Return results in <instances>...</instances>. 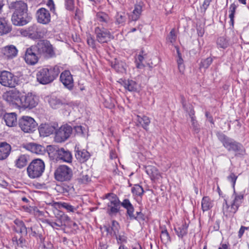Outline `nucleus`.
I'll return each mask as SVG.
<instances>
[{
    "label": "nucleus",
    "mask_w": 249,
    "mask_h": 249,
    "mask_svg": "<svg viewBox=\"0 0 249 249\" xmlns=\"http://www.w3.org/2000/svg\"><path fill=\"white\" fill-rule=\"evenodd\" d=\"M9 8L14 11L11 18L14 25L24 26L31 21L32 18L28 13L27 5L23 1H12L9 4Z\"/></svg>",
    "instance_id": "f257e3e1"
},
{
    "label": "nucleus",
    "mask_w": 249,
    "mask_h": 249,
    "mask_svg": "<svg viewBox=\"0 0 249 249\" xmlns=\"http://www.w3.org/2000/svg\"><path fill=\"white\" fill-rule=\"evenodd\" d=\"M216 136L223 146L229 151L234 152L235 157H242L246 153L243 145L224 134L218 132Z\"/></svg>",
    "instance_id": "f03ea898"
},
{
    "label": "nucleus",
    "mask_w": 249,
    "mask_h": 249,
    "mask_svg": "<svg viewBox=\"0 0 249 249\" xmlns=\"http://www.w3.org/2000/svg\"><path fill=\"white\" fill-rule=\"evenodd\" d=\"M60 72V67L58 65L48 66L39 70L36 74L37 81L42 85L53 82Z\"/></svg>",
    "instance_id": "7ed1b4c3"
},
{
    "label": "nucleus",
    "mask_w": 249,
    "mask_h": 249,
    "mask_svg": "<svg viewBox=\"0 0 249 249\" xmlns=\"http://www.w3.org/2000/svg\"><path fill=\"white\" fill-rule=\"evenodd\" d=\"M47 151L49 158L53 160H62L68 163H71L72 161L71 152L64 147L50 145L47 146Z\"/></svg>",
    "instance_id": "20e7f679"
},
{
    "label": "nucleus",
    "mask_w": 249,
    "mask_h": 249,
    "mask_svg": "<svg viewBox=\"0 0 249 249\" xmlns=\"http://www.w3.org/2000/svg\"><path fill=\"white\" fill-rule=\"evenodd\" d=\"M233 195L235 196L234 198L231 206L228 204L226 199L224 200L222 210L224 215L226 217L232 216L237 211L244 198L243 195L236 194L234 190Z\"/></svg>",
    "instance_id": "39448f33"
},
{
    "label": "nucleus",
    "mask_w": 249,
    "mask_h": 249,
    "mask_svg": "<svg viewBox=\"0 0 249 249\" xmlns=\"http://www.w3.org/2000/svg\"><path fill=\"white\" fill-rule=\"evenodd\" d=\"M103 198L109 201L107 203V213L110 216H116L120 212L122 202H120L116 195L112 193L106 194Z\"/></svg>",
    "instance_id": "423d86ee"
},
{
    "label": "nucleus",
    "mask_w": 249,
    "mask_h": 249,
    "mask_svg": "<svg viewBox=\"0 0 249 249\" xmlns=\"http://www.w3.org/2000/svg\"><path fill=\"white\" fill-rule=\"evenodd\" d=\"M45 167V163L42 160H33L27 168L29 177L32 179L40 177L44 172Z\"/></svg>",
    "instance_id": "0eeeda50"
},
{
    "label": "nucleus",
    "mask_w": 249,
    "mask_h": 249,
    "mask_svg": "<svg viewBox=\"0 0 249 249\" xmlns=\"http://www.w3.org/2000/svg\"><path fill=\"white\" fill-rule=\"evenodd\" d=\"M34 45L40 57L43 56L49 58L54 57L55 55L52 45L47 40H40Z\"/></svg>",
    "instance_id": "6e6552de"
},
{
    "label": "nucleus",
    "mask_w": 249,
    "mask_h": 249,
    "mask_svg": "<svg viewBox=\"0 0 249 249\" xmlns=\"http://www.w3.org/2000/svg\"><path fill=\"white\" fill-rule=\"evenodd\" d=\"M54 131V140L55 142L61 143L67 140L72 133V127L67 124L62 125Z\"/></svg>",
    "instance_id": "1a4fd4ad"
},
{
    "label": "nucleus",
    "mask_w": 249,
    "mask_h": 249,
    "mask_svg": "<svg viewBox=\"0 0 249 249\" xmlns=\"http://www.w3.org/2000/svg\"><path fill=\"white\" fill-rule=\"evenodd\" d=\"M72 175L71 169L66 165H59L54 172L55 178L61 182L70 180Z\"/></svg>",
    "instance_id": "9d476101"
},
{
    "label": "nucleus",
    "mask_w": 249,
    "mask_h": 249,
    "mask_svg": "<svg viewBox=\"0 0 249 249\" xmlns=\"http://www.w3.org/2000/svg\"><path fill=\"white\" fill-rule=\"evenodd\" d=\"M38 101V98L36 95L32 93H28L20 97V106L24 109H31L37 105Z\"/></svg>",
    "instance_id": "9b49d317"
},
{
    "label": "nucleus",
    "mask_w": 249,
    "mask_h": 249,
    "mask_svg": "<svg viewBox=\"0 0 249 249\" xmlns=\"http://www.w3.org/2000/svg\"><path fill=\"white\" fill-rule=\"evenodd\" d=\"M18 125L24 132L31 133L36 130L37 124L32 117L23 116L19 119Z\"/></svg>",
    "instance_id": "f8f14e48"
},
{
    "label": "nucleus",
    "mask_w": 249,
    "mask_h": 249,
    "mask_svg": "<svg viewBox=\"0 0 249 249\" xmlns=\"http://www.w3.org/2000/svg\"><path fill=\"white\" fill-rule=\"evenodd\" d=\"M17 77L11 72L3 71L0 72V83L3 86L14 88L18 85Z\"/></svg>",
    "instance_id": "ddd939ff"
},
{
    "label": "nucleus",
    "mask_w": 249,
    "mask_h": 249,
    "mask_svg": "<svg viewBox=\"0 0 249 249\" xmlns=\"http://www.w3.org/2000/svg\"><path fill=\"white\" fill-rule=\"evenodd\" d=\"M122 206L126 210V213L130 220H145V216L141 212H137V216L134 215V208L128 199L126 198L123 200Z\"/></svg>",
    "instance_id": "4468645a"
},
{
    "label": "nucleus",
    "mask_w": 249,
    "mask_h": 249,
    "mask_svg": "<svg viewBox=\"0 0 249 249\" xmlns=\"http://www.w3.org/2000/svg\"><path fill=\"white\" fill-rule=\"evenodd\" d=\"M21 35L25 37H28L32 39H38L42 37V33L40 28L36 24L30 26L26 29L20 30Z\"/></svg>",
    "instance_id": "2eb2a0df"
},
{
    "label": "nucleus",
    "mask_w": 249,
    "mask_h": 249,
    "mask_svg": "<svg viewBox=\"0 0 249 249\" xmlns=\"http://www.w3.org/2000/svg\"><path fill=\"white\" fill-rule=\"evenodd\" d=\"M39 54L36 49L34 45L27 48L25 51L24 60L29 65H34L38 61Z\"/></svg>",
    "instance_id": "dca6fc26"
},
{
    "label": "nucleus",
    "mask_w": 249,
    "mask_h": 249,
    "mask_svg": "<svg viewBox=\"0 0 249 249\" xmlns=\"http://www.w3.org/2000/svg\"><path fill=\"white\" fill-rule=\"evenodd\" d=\"M96 19L98 24L102 26V28L112 29L113 22L108 14L105 12H98L96 15Z\"/></svg>",
    "instance_id": "f3484780"
},
{
    "label": "nucleus",
    "mask_w": 249,
    "mask_h": 249,
    "mask_svg": "<svg viewBox=\"0 0 249 249\" xmlns=\"http://www.w3.org/2000/svg\"><path fill=\"white\" fill-rule=\"evenodd\" d=\"M109 29L97 27L95 29L96 39L100 43H107L113 39V36L108 31Z\"/></svg>",
    "instance_id": "a211bd4d"
},
{
    "label": "nucleus",
    "mask_w": 249,
    "mask_h": 249,
    "mask_svg": "<svg viewBox=\"0 0 249 249\" xmlns=\"http://www.w3.org/2000/svg\"><path fill=\"white\" fill-rule=\"evenodd\" d=\"M60 80L65 88L69 90H71L74 86L72 75L69 70H65L60 76Z\"/></svg>",
    "instance_id": "6ab92c4d"
},
{
    "label": "nucleus",
    "mask_w": 249,
    "mask_h": 249,
    "mask_svg": "<svg viewBox=\"0 0 249 249\" xmlns=\"http://www.w3.org/2000/svg\"><path fill=\"white\" fill-rule=\"evenodd\" d=\"M36 18L37 22L42 24H47L51 21L50 13L44 8H41L37 10Z\"/></svg>",
    "instance_id": "aec40b11"
},
{
    "label": "nucleus",
    "mask_w": 249,
    "mask_h": 249,
    "mask_svg": "<svg viewBox=\"0 0 249 249\" xmlns=\"http://www.w3.org/2000/svg\"><path fill=\"white\" fill-rule=\"evenodd\" d=\"M57 125L55 124H41L38 127L40 136L44 137L49 136L54 132Z\"/></svg>",
    "instance_id": "412c9836"
},
{
    "label": "nucleus",
    "mask_w": 249,
    "mask_h": 249,
    "mask_svg": "<svg viewBox=\"0 0 249 249\" xmlns=\"http://www.w3.org/2000/svg\"><path fill=\"white\" fill-rule=\"evenodd\" d=\"M20 97L18 92L16 90H11L6 92L3 95L4 99L9 104H18Z\"/></svg>",
    "instance_id": "4be33fe9"
},
{
    "label": "nucleus",
    "mask_w": 249,
    "mask_h": 249,
    "mask_svg": "<svg viewBox=\"0 0 249 249\" xmlns=\"http://www.w3.org/2000/svg\"><path fill=\"white\" fill-rule=\"evenodd\" d=\"M12 29V25L8 19L5 17L0 16V36L8 34Z\"/></svg>",
    "instance_id": "5701e85b"
},
{
    "label": "nucleus",
    "mask_w": 249,
    "mask_h": 249,
    "mask_svg": "<svg viewBox=\"0 0 249 249\" xmlns=\"http://www.w3.org/2000/svg\"><path fill=\"white\" fill-rule=\"evenodd\" d=\"M104 228L107 234L113 237L114 235H116V234L119 233L120 226L116 220H112L111 225H104Z\"/></svg>",
    "instance_id": "b1692460"
},
{
    "label": "nucleus",
    "mask_w": 249,
    "mask_h": 249,
    "mask_svg": "<svg viewBox=\"0 0 249 249\" xmlns=\"http://www.w3.org/2000/svg\"><path fill=\"white\" fill-rule=\"evenodd\" d=\"M143 4L142 2H139L135 5L133 11L129 16V19L130 21H136L140 18L143 11Z\"/></svg>",
    "instance_id": "393cba45"
},
{
    "label": "nucleus",
    "mask_w": 249,
    "mask_h": 249,
    "mask_svg": "<svg viewBox=\"0 0 249 249\" xmlns=\"http://www.w3.org/2000/svg\"><path fill=\"white\" fill-rule=\"evenodd\" d=\"M49 207H51L52 209H55V210L58 212V209L64 208L68 212H74L76 210L75 208L69 203L66 202H53L49 204Z\"/></svg>",
    "instance_id": "a878e982"
},
{
    "label": "nucleus",
    "mask_w": 249,
    "mask_h": 249,
    "mask_svg": "<svg viewBox=\"0 0 249 249\" xmlns=\"http://www.w3.org/2000/svg\"><path fill=\"white\" fill-rule=\"evenodd\" d=\"M14 223L15 226L13 227V230L16 232L20 233L21 235L24 234L27 235L28 233L27 228L23 221L18 219H16Z\"/></svg>",
    "instance_id": "bb28decb"
},
{
    "label": "nucleus",
    "mask_w": 249,
    "mask_h": 249,
    "mask_svg": "<svg viewBox=\"0 0 249 249\" xmlns=\"http://www.w3.org/2000/svg\"><path fill=\"white\" fill-rule=\"evenodd\" d=\"M56 189L57 192L62 194L65 196H68L72 194L74 191L72 184H68L66 183H63L60 185H57Z\"/></svg>",
    "instance_id": "cd10ccee"
},
{
    "label": "nucleus",
    "mask_w": 249,
    "mask_h": 249,
    "mask_svg": "<svg viewBox=\"0 0 249 249\" xmlns=\"http://www.w3.org/2000/svg\"><path fill=\"white\" fill-rule=\"evenodd\" d=\"M75 157L80 163L86 162L90 158L89 153L85 149L75 150Z\"/></svg>",
    "instance_id": "c85d7f7f"
},
{
    "label": "nucleus",
    "mask_w": 249,
    "mask_h": 249,
    "mask_svg": "<svg viewBox=\"0 0 249 249\" xmlns=\"http://www.w3.org/2000/svg\"><path fill=\"white\" fill-rule=\"evenodd\" d=\"M48 102L51 107L55 109L60 107L66 103L64 99L58 98L55 96H51L48 100Z\"/></svg>",
    "instance_id": "c756f323"
},
{
    "label": "nucleus",
    "mask_w": 249,
    "mask_h": 249,
    "mask_svg": "<svg viewBox=\"0 0 249 249\" xmlns=\"http://www.w3.org/2000/svg\"><path fill=\"white\" fill-rule=\"evenodd\" d=\"M18 50L17 48L11 45L5 47L2 49V53L3 54L8 58H13L16 57L18 54Z\"/></svg>",
    "instance_id": "7c9ffc66"
},
{
    "label": "nucleus",
    "mask_w": 249,
    "mask_h": 249,
    "mask_svg": "<svg viewBox=\"0 0 249 249\" xmlns=\"http://www.w3.org/2000/svg\"><path fill=\"white\" fill-rule=\"evenodd\" d=\"M11 147L9 144L6 142H2L0 143V160L6 159L9 156Z\"/></svg>",
    "instance_id": "2f4dec72"
},
{
    "label": "nucleus",
    "mask_w": 249,
    "mask_h": 249,
    "mask_svg": "<svg viewBox=\"0 0 249 249\" xmlns=\"http://www.w3.org/2000/svg\"><path fill=\"white\" fill-rule=\"evenodd\" d=\"M122 85L125 89L130 92H136L138 90V84L132 80L127 79L123 81Z\"/></svg>",
    "instance_id": "473e14b6"
},
{
    "label": "nucleus",
    "mask_w": 249,
    "mask_h": 249,
    "mask_svg": "<svg viewBox=\"0 0 249 249\" xmlns=\"http://www.w3.org/2000/svg\"><path fill=\"white\" fill-rule=\"evenodd\" d=\"M145 172L148 175L151 179H158L160 174L158 170L154 166L148 165L145 166Z\"/></svg>",
    "instance_id": "72a5a7b5"
},
{
    "label": "nucleus",
    "mask_w": 249,
    "mask_h": 249,
    "mask_svg": "<svg viewBox=\"0 0 249 249\" xmlns=\"http://www.w3.org/2000/svg\"><path fill=\"white\" fill-rule=\"evenodd\" d=\"M3 118L8 126H13L17 124V115L15 113H6Z\"/></svg>",
    "instance_id": "f704fd0d"
},
{
    "label": "nucleus",
    "mask_w": 249,
    "mask_h": 249,
    "mask_svg": "<svg viewBox=\"0 0 249 249\" xmlns=\"http://www.w3.org/2000/svg\"><path fill=\"white\" fill-rule=\"evenodd\" d=\"M29 160V157L27 155H21L16 160V166L19 169H21L25 167Z\"/></svg>",
    "instance_id": "c9c22d12"
},
{
    "label": "nucleus",
    "mask_w": 249,
    "mask_h": 249,
    "mask_svg": "<svg viewBox=\"0 0 249 249\" xmlns=\"http://www.w3.org/2000/svg\"><path fill=\"white\" fill-rule=\"evenodd\" d=\"M115 23L119 26H124L126 20V17L124 12H117L114 17Z\"/></svg>",
    "instance_id": "e433bc0d"
},
{
    "label": "nucleus",
    "mask_w": 249,
    "mask_h": 249,
    "mask_svg": "<svg viewBox=\"0 0 249 249\" xmlns=\"http://www.w3.org/2000/svg\"><path fill=\"white\" fill-rule=\"evenodd\" d=\"M213 206V201L208 196H204L201 201V208L203 212L207 211Z\"/></svg>",
    "instance_id": "4c0bfd02"
},
{
    "label": "nucleus",
    "mask_w": 249,
    "mask_h": 249,
    "mask_svg": "<svg viewBox=\"0 0 249 249\" xmlns=\"http://www.w3.org/2000/svg\"><path fill=\"white\" fill-rule=\"evenodd\" d=\"M29 146L31 151L36 154H42L45 151V147L40 144L31 143Z\"/></svg>",
    "instance_id": "58836bf2"
},
{
    "label": "nucleus",
    "mask_w": 249,
    "mask_h": 249,
    "mask_svg": "<svg viewBox=\"0 0 249 249\" xmlns=\"http://www.w3.org/2000/svg\"><path fill=\"white\" fill-rule=\"evenodd\" d=\"M137 118L138 123L140 124L144 129L147 130L148 129V126L150 123V120L149 117L146 116H143L142 117L138 116Z\"/></svg>",
    "instance_id": "ea45409f"
},
{
    "label": "nucleus",
    "mask_w": 249,
    "mask_h": 249,
    "mask_svg": "<svg viewBox=\"0 0 249 249\" xmlns=\"http://www.w3.org/2000/svg\"><path fill=\"white\" fill-rule=\"evenodd\" d=\"M58 216H56L55 221H57L62 227L65 226L66 222L69 221L70 218L69 217L63 213L62 212H59Z\"/></svg>",
    "instance_id": "a19ab883"
},
{
    "label": "nucleus",
    "mask_w": 249,
    "mask_h": 249,
    "mask_svg": "<svg viewBox=\"0 0 249 249\" xmlns=\"http://www.w3.org/2000/svg\"><path fill=\"white\" fill-rule=\"evenodd\" d=\"M177 51L178 56V58L177 59L178 69L179 72L181 74H183L185 70V66L183 64V60L181 57V53L179 52V49L178 48L177 49Z\"/></svg>",
    "instance_id": "79ce46f5"
},
{
    "label": "nucleus",
    "mask_w": 249,
    "mask_h": 249,
    "mask_svg": "<svg viewBox=\"0 0 249 249\" xmlns=\"http://www.w3.org/2000/svg\"><path fill=\"white\" fill-rule=\"evenodd\" d=\"M131 192L133 196H137L141 197L144 193L143 188L139 184L134 185L131 189Z\"/></svg>",
    "instance_id": "37998d69"
},
{
    "label": "nucleus",
    "mask_w": 249,
    "mask_h": 249,
    "mask_svg": "<svg viewBox=\"0 0 249 249\" xmlns=\"http://www.w3.org/2000/svg\"><path fill=\"white\" fill-rule=\"evenodd\" d=\"M188 226L186 224H183L181 226L175 229L176 232L179 237H183L187 233Z\"/></svg>",
    "instance_id": "c03bdc74"
},
{
    "label": "nucleus",
    "mask_w": 249,
    "mask_h": 249,
    "mask_svg": "<svg viewBox=\"0 0 249 249\" xmlns=\"http://www.w3.org/2000/svg\"><path fill=\"white\" fill-rule=\"evenodd\" d=\"M217 45L218 47L225 49L229 46V41L224 36H221L217 38Z\"/></svg>",
    "instance_id": "a18cd8bd"
},
{
    "label": "nucleus",
    "mask_w": 249,
    "mask_h": 249,
    "mask_svg": "<svg viewBox=\"0 0 249 249\" xmlns=\"http://www.w3.org/2000/svg\"><path fill=\"white\" fill-rule=\"evenodd\" d=\"M213 61V58L211 57L202 59L199 64V68L207 69L211 65Z\"/></svg>",
    "instance_id": "49530a36"
},
{
    "label": "nucleus",
    "mask_w": 249,
    "mask_h": 249,
    "mask_svg": "<svg viewBox=\"0 0 249 249\" xmlns=\"http://www.w3.org/2000/svg\"><path fill=\"white\" fill-rule=\"evenodd\" d=\"M160 239L164 243H167L170 241V237L167 230L164 229L161 231Z\"/></svg>",
    "instance_id": "de8ad7c7"
},
{
    "label": "nucleus",
    "mask_w": 249,
    "mask_h": 249,
    "mask_svg": "<svg viewBox=\"0 0 249 249\" xmlns=\"http://www.w3.org/2000/svg\"><path fill=\"white\" fill-rule=\"evenodd\" d=\"M176 39L177 35L176 34L175 29L173 28L171 30L169 35L167 36L166 40L168 42L173 44L176 42Z\"/></svg>",
    "instance_id": "09e8293b"
},
{
    "label": "nucleus",
    "mask_w": 249,
    "mask_h": 249,
    "mask_svg": "<svg viewBox=\"0 0 249 249\" xmlns=\"http://www.w3.org/2000/svg\"><path fill=\"white\" fill-rule=\"evenodd\" d=\"M111 67L117 72H123L124 70L123 63L122 62L119 63L116 59L114 62L111 63Z\"/></svg>",
    "instance_id": "8fccbe9b"
},
{
    "label": "nucleus",
    "mask_w": 249,
    "mask_h": 249,
    "mask_svg": "<svg viewBox=\"0 0 249 249\" xmlns=\"http://www.w3.org/2000/svg\"><path fill=\"white\" fill-rule=\"evenodd\" d=\"M237 5H235L234 3L231 4L229 8V18H230V21L232 24V25H233L234 23V14L235 12V10L237 8Z\"/></svg>",
    "instance_id": "3c124183"
},
{
    "label": "nucleus",
    "mask_w": 249,
    "mask_h": 249,
    "mask_svg": "<svg viewBox=\"0 0 249 249\" xmlns=\"http://www.w3.org/2000/svg\"><path fill=\"white\" fill-rule=\"evenodd\" d=\"M191 127L193 128V131L196 133H198L200 131L199 125L196 118L191 119Z\"/></svg>",
    "instance_id": "603ef678"
},
{
    "label": "nucleus",
    "mask_w": 249,
    "mask_h": 249,
    "mask_svg": "<svg viewBox=\"0 0 249 249\" xmlns=\"http://www.w3.org/2000/svg\"><path fill=\"white\" fill-rule=\"evenodd\" d=\"M237 178L238 176L235 175L233 172H231L230 175L227 177L228 180L231 182L232 186L234 189Z\"/></svg>",
    "instance_id": "864d4df0"
},
{
    "label": "nucleus",
    "mask_w": 249,
    "mask_h": 249,
    "mask_svg": "<svg viewBox=\"0 0 249 249\" xmlns=\"http://www.w3.org/2000/svg\"><path fill=\"white\" fill-rule=\"evenodd\" d=\"M65 6L67 10L73 11L74 10V0H65Z\"/></svg>",
    "instance_id": "5fc2aeb1"
},
{
    "label": "nucleus",
    "mask_w": 249,
    "mask_h": 249,
    "mask_svg": "<svg viewBox=\"0 0 249 249\" xmlns=\"http://www.w3.org/2000/svg\"><path fill=\"white\" fill-rule=\"evenodd\" d=\"M113 237H115L117 241V243L118 244H122L124 243L127 242V237L124 234L121 235L116 234V235H114Z\"/></svg>",
    "instance_id": "6e6d98bb"
},
{
    "label": "nucleus",
    "mask_w": 249,
    "mask_h": 249,
    "mask_svg": "<svg viewBox=\"0 0 249 249\" xmlns=\"http://www.w3.org/2000/svg\"><path fill=\"white\" fill-rule=\"evenodd\" d=\"M46 223L49 226H51L53 229L56 230H59L62 227L59 223L56 221H53L50 220H46Z\"/></svg>",
    "instance_id": "4d7b16f0"
},
{
    "label": "nucleus",
    "mask_w": 249,
    "mask_h": 249,
    "mask_svg": "<svg viewBox=\"0 0 249 249\" xmlns=\"http://www.w3.org/2000/svg\"><path fill=\"white\" fill-rule=\"evenodd\" d=\"M90 180V178L88 175H83L78 178V182L82 184H87Z\"/></svg>",
    "instance_id": "13d9d810"
},
{
    "label": "nucleus",
    "mask_w": 249,
    "mask_h": 249,
    "mask_svg": "<svg viewBox=\"0 0 249 249\" xmlns=\"http://www.w3.org/2000/svg\"><path fill=\"white\" fill-rule=\"evenodd\" d=\"M212 0H204L202 5L200 6V10L201 12L204 13H205L206 10L209 6L210 3L212 2Z\"/></svg>",
    "instance_id": "bf43d9fd"
},
{
    "label": "nucleus",
    "mask_w": 249,
    "mask_h": 249,
    "mask_svg": "<svg viewBox=\"0 0 249 249\" xmlns=\"http://www.w3.org/2000/svg\"><path fill=\"white\" fill-rule=\"evenodd\" d=\"M26 240L23 237L22 235H21L18 239V242L17 246L21 248H23L26 246Z\"/></svg>",
    "instance_id": "052dcab7"
},
{
    "label": "nucleus",
    "mask_w": 249,
    "mask_h": 249,
    "mask_svg": "<svg viewBox=\"0 0 249 249\" xmlns=\"http://www.w3.org/2000/svg\"><path fill=\"white\" fill-rule=\"evenodd\" d=\"M87 43L92 49H96L95 41L94 38L89 36L87 38Z\"/></svg>",
    "instance_id": "680f3d73"
},
{
    "label": "nucleus",
    "mask_w": 249,
    "mask_h": 249,
    "mask_svg": "<svg viewBox=\"0 0 249 249\" xmlns=\"http://www.w3.org/2000/svg\"><path fill=\"white\" fill-rule=\"evenodd\" d=\"M74 130L75 134L77 135H83L84 134L83 128L81 125L74 126L72 128V130Z\"/></svg>",
    "instance_id": "e2e57ef3"
},
{
    "label": "nucleus",
    "mask_w": 249,
    "mask_h": 249,
    "mask_svg": "<svg viewBox=\"0 0 249 249\" xmlns=\"http://www.w3.org/2000/svg\"><path fill=\"white\" fill-rule=\"evenodd\" d=\"M108 248L107 242L106 240L101 239L99 242L98 249H107Z\"/></svg>",
    "instance_id": "0e129e2a"
},
{
    "label": "nucleus",
    "mask_w": 249,
    "mask_h": 249,
    "mask_svg": "<svg viewBox=\"0 0 249 249\" xmlns=\"http://www.w3.org/2000/svg\"><path fill=\"white\" fill-rule=\"evenodd\" d=\"M47 5L50 8L52 12L54 13L55 11V5L53 0H48L47 2Z\"/></svg>",
    "instance_id": "69168bd1"
},
{
    "label": "nucleus",
    "mask_w": 249,
    "mask_h": 249,
    "mask_svg": "<svg viewBox=\"0 0 249 249\" xmlns=\"http://www.w3.org/2000/svg\"><path fill=\"white\" fill-rule=\"evenodd\" d=\"M82 17V11L79 8H76L75 12L74 18L75 19H81Z\"/></svg>",
    "instance_id": "338daca9"
},
{
    "label": "nucleus",
    "mask_w": 249,
    "mask_h": 249,
    "mask_svg": "<svg viewBox=\"0 0 249 249\" xmlns=\"http://www.w3.org/2000/svg\"><path fill=\"white\" fill-rule=\"evenodd\" d=\"M205 116L209 122L212 124H214V121L212 116L208 112H206Z\"/></svg>",
    "instance_id": "774afa93"
}]
</instances>
